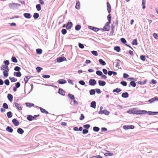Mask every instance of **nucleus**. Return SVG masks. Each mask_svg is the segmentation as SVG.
I'll use <instances>...</instances> for the list:
<instances>
[{
  "label": "nucleus",
  "mask_w": 158,
  "mask_h": 158,
  "mask_svg": "<svg viewBox=\"0 0 158 158\" xmlns=\"http://www.w3.org/2000/svg\"><path fill=\"white\" fill-rule=\"evenodd\" d=\"M58 93L62 95H65V92L64 91L61 89H59Z\"/></svg>",
  "instance_id": "6ab92c4d"
},
{
  "label": "nucleus",
  "mask_w": 158,
  "mask_h": 158,
  "mask_svg": "<svg viewBox=\"0 0 158 158\" xmlns=\"http://www.w3.org/2000/svg\"><path fill=\"white\" fill-rule=\"evenodd\" d=\"M110 23L109 22H106L102 30H110Z\"/></svg>",
  "instance_id": "423d86ee"
},
{
  "label": "nucleus",
  "mask_w": 158,
  "mask_h": 158,
  "mask_svg": "<svg viewBox=\"0 0 158 158\" xmlns=\"http://www.w3.org/2000/svg\"><path fill=\"white\" fill-rule=\"evenodd\" d=\"M91 53L95 56H97L98 55V53L96 51H93L91 52Z\"/></svg>",
  "instance_id": "de8ad7c7"
},
{
  "label": "nucleus",
  "mask_w": 158,
  "mask_h": 158,
  "mask_svg": "<svg viewBox=\"0 0 158 158\" xmlns=\"http://www.w3.org/2000/svg\"><path fill=\"white\" fill-rule=\"evenodd\" d=\"M102 112L103 114L107 115H108L109 113V112L106 110H105L102 111Z\"/></svg>",
  "instance_id": "ea45409f"
},
{
  "label": "nucleus",
  "mask_w": 158,
  "mask_h": 158,
  "mask_svg": "<svg viewBox=\"0 0 158 158\" xmlns=\"http://www.w3.org/2000/svg\"><path fill=\"white\" fill-rule=\"evenodd\" d=\"M7 115L8 118H10L12 117V113L10 111H9L7 113Z\"/></svg>",
  "instance_id": "c9c22d12"
},
{
  "label": "nucleus",
  "mask_w": 158,
  "mask_h": 158,
  "mask_svg": "<svg viewBox=\"0 0 158 158\" xmlns=\"http://www.w3.org/2000/svg\"><path fill=\"white\" fill-rule=\"evenodd\" d=\"M96 73L97 75L99 76H101L102 75V72L100 71H98L96 72Z\"/></svg>",
  "instance_id": "c03bdc74"
},
{
  "label": "nucleus",
  "mask_w": 158,
  "mask_h": 158,
  "mask_svg": "<svg viewBox=\"0 0 158 158\" xmlns=\"http://www.w3.org/2000/svg\"><path fill=\"white\" fill-rule=\"evenodd\" d=\"M14 104L15 106L17 108L18 110H22V107L21 106V105L19 104L16 102H15Z\"/></svg>",
  "instance_id": "1a4fd4ad"
},
{
  "label": "nucleus",
  "mask_w": 158,
  "mask_h": 158,
  "mask_svg": "<svg viewBox=\"0 0 158 158\" xmlns=\"http://www.w3.org/2000/svg\"><path fill=\"white\" fill-rule=\"evenodd\" d=\"M36 8L38 11L40 10H41V6L39 4H37L36 5Z\"/></svg>",
  "instance_id": "72a5a7b5"
},
{
  "label": "nucleus",
  "mask_w": 158,
  "mask_h": 158,
  "mask_svg": "<svg viewBox=\"0 0 158 158\" xmlns=\"http://www.w3.org/2000/svg\"><path fill=\"white\" fill-rule=\"evenodd\" d=\"M5 84L7 85H9V81L8 79L5 80L4 81Z\"/></svg>",
  "instance_id": "864d4df0"
},
{
  "label": "nucleus",
  "mask_w": 158,
  "mask_h": 158,
  "mask_svg": "<svg viewBox=\"0 0 158 158\" xmlns=\"http://www.w3.org/2000/svg\"><path fill=\"white\" fill-rule=\"evenodd\" d=\"M23 16L26 18L30 19L31 17V15L30 13H26L23 14Z\"/></svg>",
  "instance_id": "f8f14e48"
},
{
  "label": "nucleus",
  "mask_w": 158,
  "mask_h": 158,
  "mask_svg": "<svg viewBox=\"0 0 158 158\" xmlns=\"http://www.w3.org/2000/svg\"><path fill=\"white\" fill-rule=\"evenodd\" d=\"M98 84L99 85L104 86L106 84V82L104 81H102L101 80L98 81Z\"/></svg>",
  "instance_id": "4468645a"
},
{
  "label": "nucleus",
  "mask_w": 158,
  "mask_h": 158,
  "mask_svg": "<svg viewBox=\"0 0 158 158\" xmlns=\"http://www.w3.org/2000/svg\"><path fill=\"white\" fill-rule=\"evenodd\" d=\"M90 94L91 95H93L95 94V91L94 89H91L89 91Z\"/></svg>",
  "instance_id": "09e8293b"
},
{
  "label": "nucleus",
  "mask_w": 158,
  "mask_h": 158,
  "mask_svg": "<svg viewBox=\"0 0 158 158\" xmlns=\"http://www.w3.org/2000/svg\"><path fill=\"white\" fill-rule=\"evenodd\" d=\"M114 49L117 52H119L120 50V49L119 47H115L114 48Z\"/></svg>",
  "instance_id": "49530a36"
},
{
  "label": "nucleus",
  "mask_w": 158,
  "mask_h": 158,
  "mask_svg": "<svg viewBox=\"0 0 158 158\" xmlns=\"http://www.w3.org/2000/svg\"><path fill=\"white\" fill-rule=\"evenodd\" d=\"M130 85L133 87H135L136 84L134 81H131L130 83Z\"/></svg>",
  "instance_id": "4c0bfd02"
},
{
  "label": "nucleus",
  "mask_w": 158,
  "mask_h": 158,
  "mask_svg": "<svg viewBox=\"0 0 158 158\" xmlns=\"http://www.w3.org/2000/svg\"><path fill=\"white\" fill-rule=\"evenodd\" d=\"M66 58L64 57H61L57 58V61L58 62H60L66 60Z\"/></svg>",
  "instance_id": "39448f33"
},
{
  "label": "nucleus",
  "mask_w": 158,
  "mask_h": 158,
  "mask_svg": "<svg viewBox=\"0 0 158 158\" xmlns=\"http://www.w3.org/2000/svg\"><path fill=\"white\" fill-rule=\"evenodd\" d=\"M12 122L13 123V124L15 126H18L19 125V121L17 120L16 119L14 118L12 120Z\"/></svg>",
  "instance_id": "0eeeda50"
},
{
  "label": "nucleus",
  "mask_w": 158,
  "mask_h": 158,
  "mask_svg": "<svg viewBox=\"0 0 158 158\" xmlns=\"http://www.w3.org/2000/svg\"><path fill=\"white\" fill-rule=\"evenodd\" d=\"M78 46L79 47L81 48H84L83 45L80 43H79Z\"/></svg>",
  "instance_id": "052dcab7"
},
{
  "label": "nucleus",
  "mask_w": 158,
  "mask_h": 158,
  "mask_svg": "<svg viewBox=\"0 0 158 158\" xmlns=\"http://www.w3.org/2000/svg\"><path fill=\"white\" fill-rule=\"evenodd\" d=\"M73 25V24L72 22H69L67 24L66 26H65V25H64L63 27H66L67 29H69L71 28L72 26Z\"/></svg>",
  "instance_id": "20e7f679"
},
{
  "label": "nucleus",
  "mask_w": 158,
  "mask_h": 158,
  "mask_svg": "<svg viewBox=\"0 0 158 158\" xmlns=\"http://www.w3.org/2000/svg\"><path fill=\"white\" fill-rule=\"evenodd\" d=\"M42 77L44 78H49L50 76L48 75H44L42 76Z\"/></svg>",
  "instance_id": "e2e57ef3"
},
{
  "label": "nucleus",
  "mask_w": 158,
  "mask_h": 158,
  "mask_svg": "<svg viewBox=\"0 0 158 158\" xmlns=\"http://www.w3.org/2000/svg\"><path fill=\"white\" fill-rule=\"evenodd\" d=\"M58 82L59 84H64L66 83V81L65 80L61 79L59 80L58 81Z\"/></svg>",
  "instance_id": "4be33fe9"
},
{
  "label": "nucleus",
  "mask_w": 158,
  "mask_h": 158,
  "mask_svg": "<svg viewBox=\"0 0 158 158\" xmlns=\"http://www.w3.org/2000/svg\"><path fill=\"white\" fill-rule=\"evenodd\" d=\"M69 97L72 100H73L74 99V96L71 94H69Z\"/></svg>",
  "instance_id": "a18cd8bd"
},
{
  "label": "nucleus",
  "mask_w": 158,
  "mask_h": 158,
  "mask_svg": "<svg viewBox=\"0 0 158 158\" xmlns=\"http://www.w3.org/2000/svg\"><path fill=\"white\" fill-rule=\"evenodd\" d=\"M21 69V68L18 66L16 67L15 69L14 70L17 71H19Z\"/></svg>",
  "instance_id": "8fccbe9b"
},
{
  "label": "nucleus",
  "mask_w": 158,
  "mask_h": 158,
  "mask_svg": "<svg viewBox=\"0 0 158 158\" xmlns=\"http://www.w3.org/2000/svg\"><path fill=\"white\" fill-rule=\"evenodd\" d=\"M155 101H158V98H152L151 99L149 100L148 101V102L150 103H152L154 102Z\"/></svg>",
  "instance_id": "9d476101"
},
{
  "label": "nucleus",
  "mask_w": 158,
  "mask_h": 158,
  "mask_svg": "<svg viewBox=\"0 0 158 158\" xmlns=\"http://www.w3.org/2000/svg\"><path fill=\"white\" fill-rule=\"evenodd\" d=\"M13 96L10 94H8L7 95V98L9 100L10 102H12L13 100Z\"/></svg>",
  "instance_id": "2eb2a0df"
},
{
  "label": "nucleus",
  "mask_w": 158,
  "mask_h": 158,
  "mask_svg": "<svg viewBox=\"0 0 158 158\" xmlns=\"http://www.w3.org/2000/svg\"><path fill=\"white\" fill-rule=\"evenodd\" d=\"M6 131L10 133H11L13 131V129L9 126H8L6 128Z\"/></svg>",
  "instance_id": "a211bd4d"
},
{
  "label": "nucleus",
  "mask_w": 158,
  "mask_h": 158,
  "mask_svg": "<svg viewBox=\"0 0 158 158\" xmlns=\"http://www.w3.org/2000/svg\"><path fill=\"white\" fill-rule=\"evenodd\" d=\"M146 3V1L145 0H142V4L143 5L142 8L144 9L145 8V4Z\"/></svg>",
  "instance_id": "e433bc0d"
},
{
  "label": "nucleus",
  "mask_w": 158,
  "mask_h": 158,
  "mask_svg": "<svg viewBox=\"0 0 158 158\" xmlns=\"http://www.w3.org/2000/svg\"><path fill=\"white\" fill-rule=\"evenodd\" d=\"M89 83V85H94L96 84V82L94 79H90Z\"/></svg>",
  "instance_id": "6e6552de"
},
{
  "label": "nucleus",
  "mask_w": 158,
  "mask_h": 158,
  "mask_svg": "<svg viewBox=\"0 0 158 158\" xmlns=\"http://www.w3.org/2000/svg\"><path fill=\"white\" fill-rule=\"evenodd\" d=\"M129 96V94L127 92L123 93L122 94V97L124 98H127Z\"/></svg>",
  "instance_id": "dca6fc26"
},
{
  "label": "nucleus",
  "mask_w": 158,
  "mask_h": 158,
  "mask_svg": "<svg viewBox=\"0 0 158 158\" xmlns=\"http://www.w3.org/2000/svg\"><path fill=\"white\" fill-rule=\"evenodd\" d=\"M20 6V4L15 3H11L9 5V8L12 9H17Z\"/></svg>",
  "instance_id": "f03ea898"
},
{
  "label": "nucleus",
  "mask_w": 158,
  "mask_h": 158,
  "mask_svg": "<svg viewBox=\"0 0 158 158\" xmlns=\"http://www.w3.org/2000/svg\"><path fill=\"white\" fill-rule=\"evenodd\" d=\"M79 83L82 85H84L85 84V82L84 81L81 80L80 81H79Z\"/></svg>",
  "instance_id": "69168bd1"
},
{
  "label": "nucleus",
  "mask_w": 158,
  "mask_h": 158,
  "mask_svg": "<svg viewBox=\"0 0 158 158\" xmlns=\"http://www.w3.org/2000/svg\"><path fill=\"white\" fill-rule=\"evenodd\" d=\"M107 19L108 20V22L109 23H110L111 17L110 14L109 15L107 16Z\"/></svg>",
  "instance_id": "6e6d98bb"
},
{
  "label": "nucleus",
  "mask_w": 158,
  "mask_h": 158,
  "mask_svg": "<svg viewBox=\"0 0 158 158\" xmlns=\"http://www.w3.org/2000/svg\"><path fill=\"white\" fill-rule=\"evenodd\" d=\"M3 107L5 109H7L8 108V106L7 104L6 103H4L3 105Z\"/></svg>",
  "instance_id": "37998d69"
},
{
  "label": "nucleus",
  "mask_w": 158,
  "mask_h": 158,
  "mask_svg": "<svg viewBox=\"0 0 158 158\" xmlns=\"http://www.w3.org/2000/svg\"><path fill=\"white\" fill-rule=\"evenodd\" d=\"M27 119L29 121H32L33 120V116L31 115H28L27 116Z\"/></svg>",
  "instance_id": "c756f323"
},
{
  "label": "nucleus",
  "mask_w": 158,
  "mask_h": 158,
  "mask_svg": "<svg viewBox=\"0 0 158 158\" xmlns=\"http://www.w3.org/2000/svg\"><path fill=\"white\" fill-rule=\"evenodd\" d=\"M121 91V89L119 88H117L116 89H114L113 90V92H116L117 93H119Z\"/></svg>",
  "instance_id": "7c9ffc66"
},
{
  "label": "nucleus",
  "mask_w": 158,
  "mask_h": 158,
  "mask_svg": "<svg viewBox=\"0 0 158 158\" xmlns=\"http://www.w3.org/2000/svg\"><path fill=\"white\" fill-rule=\"evenodd\" d=\"M89 132V131L87 129H84L83 131V134H85Z\"/></svg>",
  "instance_id": "774afa93"
},
{
  "label": "nucleus",
  "mask_w": 158,
  "mask_h": 158,
  "mask_svg": "<svg viewBox=\"0 0 158 158\" xmlns=\"http://www.w3.org/2000/svg\"><path fill=\"white\" fill-rule=\"evenodd\" d=\"M140 59L143 61H144L146 59L145 57L143 55H141L140 57Z\"/></svg>",
  "instance_id": "5fc2aeb1"
},
{
  "label": "nucleus",
  "mask_w": 158,
  "mask_h": 158,
  "mask_svg": "<svg viewBox=\"0 0 158 158\" xmlns=\"http://www.w3.org/2000/svg\"><path fill=\"white\" fill-rule=\"evenodd\" d=\"M1 70L3 71V74L6 77L8 76L9 69L7 66L3 65L1 68Z\"/></svg>",
  "instance_id": "f257e3e1"
},
{
  "label": "nucleus",
  "mask_w": 158,
  "mask_h": 158,
  "mask_svg": "<svg viewBox=\"0 0 158 158\" xmlns=\"http://www.w3.org/2000/svg\"><path fill=\"white\" fill-rule=\"evenodd\" d=\"M120 83L124 86H126L127 85V83L125 81H122Z\"/></svg>",
  "instance_id": "3c124183"
},
{
  "label": "nucleus",
  "mask_w": 158,
  "mask_h": 158,
  "mask_svg": "<svg viewBox=\"0 0 158 158\" xmlns=\"http://www.w3.org/2000/svg\"><path fill=\"white\" fill-rule=\"evenodd\" d=\"M133 114H146L147 112V111L144 110H137L135 108L133 109Z\"/></svg>",
  "instance_id": "7ed1b4c3"
},
{
  "label": "nucleus",
  "mask_w": 158,
  "mask_h": 158,
  "mask_svg": "<svg viewBox=\"0 0 158 158\" xmlns=\"http://www.w3.org/2000/svg\"><path fill=\"white\" fill-rule=\"evenodd\" d=\"M132 44L133 45H137L138 44L137 40L136 39H134L133 40Z\"/></svg>",
  "instance_id": "f704fd0d"
},
{
  "label": "nucleus",
  "mask_w": 158,
  "mask_h": 158,
  "mask_svg": "<svg viewBox=\"0 0 158 158\" xmlns=\"http://www.w3.org/2000/svg\"><path fill=\"white\" fill-rule=\"evenodd\" d=\"M39 16V14L36 13H35L33 15V17L35 19H36L38 18Z\"/></svg>",
  "instance_id": "473e14b6"
},
{
  "label": "nucleus",
  "mask_w": 158,
  "mask_h": 158,
  "mask_svg": "<svg viewBox=\"0 0 158 158\" xmlns=\"http://www.w3.org/2000/svg\"><path fill=\"white\" fill-rule=\"evenodd\" d=\"M84 118L85 117L83 114H81V116L80 118V120H83V119H84Z\"/></svg>",
  "instance_id": "13d9d810"
},
{
  "label": "nucleus",
  "mask_w": 158,
  "mask_h": 158,
  "mask_svg": "<svg viewBox=\"0 0 158 158\" xmlns=\"http://www.w3.org/2000/svg\"><path fill=\"white\" fill-rule=\"evenodd\" d=\"M36 69L37 71L39 73L40 72L41 70L43 69V68H42L40 67H37L36 68Z\"/></svg>",
  "instance_id": "79ce46f5"
},
{
  "label": "nucleus",
  "mask_w": 158,
  "mask_h": 158,
  "mask_svg": "<svg viewBox=\"0 0 158 158\" xmlns=\"http://www.w3.org/2000/svg\"><path fill=\"white\" fill-rule=\"evenodd\" d=\"M17 132L19 134H22L24 133V131L21 128H19L18 129Z\"/></svg>",
  "instance_id": "412c9836"
},
{
  "label": "nucleus",
  "mask_w": 158,
  "mask_h": 158,
  "mask_svg": "<svg viewBox=\"0 0 158 158\" xmlns=\"http://www.w3.org/2000/svg\"><path fill=\"white\" fill-rule=\"evenodd\" d=\"M9 79L10 80L11 82H15L17 81V79L14 77H9Z\"/></svg>",
  "instance_id": "bb28decb"
},
{
  "label": "nucleus",
  "mask_w": 158,
  "mask_h": 158,
  "mask_svg": "<svg viewBox=\"0 0 158 158\" xmlns=\"http://www.w3.org/2000/svg\"><path fill=\"white\" fill-rule=\"evenodd\" d=\"M120 40H121V41L123 43H125L127 42V41H126V40H125V39L123 38H121L120 39Z\"/></svg>",
  "instance_id": "0e129e2a"
},
{
  "label": "nucleus",
  "mask_w": 158,
  "mask_h": 158,
  "mask_svg": "<svg viewBox=\"0 0 158 158\" xmlns=\"http://www.w3.org/2000/svg\"><path fill=\"white\" fill-rule=\"evenodd\" d=\"M156 112L148 111V114H155V113H156Z\"/></svg>",
  "instance_id": "680f3d73"
},
{
  "label": "nucleus",
  "mask_w": 158,
  "mask_h": 158,
  "mask_svg": "<svg viewBox=\"0 0 158 158\" xmlns=\"http://www.w3.org/2000/svg\"><path fill=\"white\" fill-rule=\"evenodd\" d=\"M104 155L106 156H112L113 155V153L106 152L105 153Z\"/></svg>",
  "instance_id": "2f4dec72"
},
{
  "label": "nucleus",
  "mask_w": 158,
  "mask_h": 158,
  "mask_svg": "<svg viewBox=\"0 0 158 158\" xmlns=\"http://www.w3.org/2000/svg\"><path fill=\"white\" fill-rule=\"evenodd\" d=\"M36 52L37 54H40L42 53V50L41 49H37Z\"/></svg>",
  "instance_id": "c85d7f7f"
},
{
  "label": "nucleus",
  "mask_w": 158,
  "mask_h": 158,
  "mask_svg": "<svg viewBox=\"0 0 158 158\" xmlns=\"http://www.w3.org/2000/svg\"><path fill=\"white\" fill-rule=\"evenodd\" d=\"M83 127L84 128L88 129L90 127V126L89 124H86L84 125Z\"/></svg>",
  "instance_id": "bf43d9fd"
},
{
  "label": "nucleus",
  "mask_w": 158,
  "mask_h": 158,
  "mask_svg": "<svg viewBox=\"0 0 158 158\" xmlns=\"http://www.w3.org/2000/svg\"><path fill=\"white\" fill-rule=\"evenodd\" d=\"M40 110L41 111L42 113H45L46 114H48V112L46 110H45L44 109L42 108V107H40Z\"/></svg>",
  "instance_id": "b1692460"
},
{
  "label": "nucleus",
  "mask_w": 158,
  "mask_h": 158,
  "mask_svg": "<svg viewBox=\"0 0 158 158\" xmlns=\"http://www.w3.org/2000/svg\"><path fill=\"white\" fill-rule=\"evenodd\" d=\"M14 75L15 76L19 77L21 76V73L20 72H15L14 73Z\"/></svg>",
  "instance_id": "9b49d317"
},
{
  "label": "nucleus",
  "mask_w": 158,
  "mask_h": 158,
  "mask_svg": "<svg viewBox=\"0 0 158 158\" xmlns=\"http://www.w3.org/2000/svg\"><path fill=\"white\" fill-rule=\"evenodd\" d=\"M107 11L108 12L110 13L111 11V6L108 2H107Z\"/></svg>",
  "instance_id": "ddd939ff"
},
{
  "label": "nucleus",
  "mask_w": 158,
  "mask_h": 158,
  "mask_svg": "<svg viewBox=\"0 0 158 158\" xmlns=\"http://www.w3.org/2000/svg\"><path fill=\"white\" fill-rule=\"evenodd\" d=\"M75 30H80L81 28V26L79 25H77L75 27Z\"/></svg>",
  "instance_id": "603ef678"
},
{
  "label": "nucleus",
  "mask_w": 158,
  "mask_h": 158,
  "mask_svg": "<svg viewBox=\"0 0 158 158\" xmlns=\"http://www.w3.org/2000/svg\"><path fill=\"white\" fill-rule=\"evenodd\" d=\"M15 87L17 88H19L20 86V84L19 82H17L15 84Z\"/></svg>",
  "instance_id": "4d7b16f0"
},
{
  "label": "nucleus",
  "mask_w": 158,
  "mask_h": 158,
  "mask_svg": "<svg viewBox=\"0 0 158 158\" xmlns=\"http://www.w3.org/2000/svg\"><path fill=\"white\" fill-rule=\"evenodd\" d=\"M153 37H154V38H155L156 39H158V35L157 34H156V33H154L153 34Z\"/></svg>",
  "instance_id": "338daca9"
},
{
  "label": "nucleus",
  "mask_w": 158,
  "mask_h": 158,
  "mask_svg": "<svg viewBox=\"0 0 158 158\" xmlns=\"http://www.w3.org/2000/svg\"><path fill=\"white\" fill-rule=\"evenodd\" d=\"M88 28L90 30H101V29H99L98 28L91 26H89Z\"/></svg>",
  "instance_id": "5701e85b"
},
{
  "label": "nucleus",
  "mask_w": 158,
  "mask_h": 158,
  "mask_svg": "<svg viewBox=\"0 0 158 158\" xmlns=\"http://www.w3.org/2000/svg\"><path fill=\"white\" fill-rule=\"evenodd\" d=\"M26 106L28 107H31L32 106H34V105L33 103H30L27 102L26 103Z\"/></svg>",
  "instance_id": "a878e982"
},
{
  "label": "nucleus",
  "mask_w": 158,
  "mask_h": 158,
  "mask_svg": "<svg viewBox=\"0 0 158 158\" xmlns=\"http://www.w3.org/2000/svg\"><path fill=\"white\" fill-rule=\"evenodd\" d=\"M99 61L100 64L102 65H104L106 64V62L102 59H99Z\"/></svg>",
  "instance_id": "393cba45"
},
{
  "label": "nucleus",
  "mask_w": 158,
  "mask_h": 158,
  "mask_svg": "<svg viewBox=\"0 0 158 158\" xmlns=\"http://www.w3.org/2000/svg\"><path fill=\"white\" fill-rule=\"evenodd\" d=\"M11 60L15 63H17L18 62L17 59L15 57H12L11 58Z\"/></svg>",
  "instance_id": "58836bf2"
},
{
  "label": "nucleus",
  "mask_w": 158,
  "mask_h": 158,
  "mask_svg": "<svg viewBox=\"0 0 158 158\" xmlns=\"http://www.w3.org/2000/svg\"><path fill=\"white\" fill-rule=\"evenodd\" d=\"M31 77L29 76L26 77L24 78V81L25 84H26L28 82L29 79L31 78Z\"/></svg>",
  "instance_id": "aec40b11"
},
{
  "label": "nucleus",
  "mask_w": 158,
  "mask_h": 158,
  "mask_svg": "<svg viewBox=\"0 0 158 158\" xmlns=\"http://www.w3.org/2000/svg\"><path fill=\"white\" fill-rule=\"evenodd\" d=\"M80 3L79 2H77L76 3V5L75 6V8L77 9H79L80 8Z\"/></svg>",
  "instance_id": "cd10ccee"
},
{
  "label": "nucleus",
  "mask_w": 158,
  "mask_h": 158,
  "mask_svg": "<svg viewBox=\"0 0 158 158\" xmlns=\"http://www.w3.org/2000/svg\"><path fill=\"white\" fill-rule=\"evenodd\" d=\"M99 128L98 127H93V130L96 132H98L99 130Z\"/></svg>",
  "instance_id": "a19ab883"
},
{
  "label": "nucleus",
  "mask_w": 158,
  "mask_h": 158,
  "mask_svg": "<svg viewBox=\"0 0 158 158\" xmlns=\"http://www.w3.org/2000/svg\"><path fill=\"white\" fill-rule=\"evenodd\" d=\"M96 103L95 101H93L91 103L90 106L91 107L95 108H96Z\"/></svg>",
  "instance_id": "f3484780"
}]
</instances>
